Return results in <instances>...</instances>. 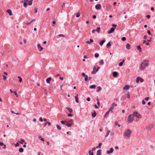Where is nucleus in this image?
<instances>
[{"label":"nucleus","mask_w":155,"mask_h":155,"mask_svg":"<svg viewBox=\"0 0 155 155\" xmlns=\"http://www.w3.org/2000/svg\"><path fill=\"white\" fill-rule=\"evenodd\" d=\"M87 101H90V98L89 97H88L87 98Z\"/></svg>","instance_id":"nucleus-62"},{"label":"nucleus","mask_w":155,"mask_h":155,"mask_svg":"<svg viewBox=\"0 0 155 155\" xmlns=\"http://www.w3.org/2000/svg\"><path fill=\"white\" fill-rule=\"evenodd\" d=\"M115 124L116 125H117L118 127H120V125L118 124V122L117 121L115 122Z\"/></svg>","instance_id":"nucleus-38"},{"label":"nucleus","mask_w":155,"mask_h":155,"mask_svg":"<svg viewBox=\"0 0 155 155\" xmlns=\"http://www.w3.org/2000/svg\"><path fill=\"white\" fill-rule=\"evenodd\" d=\"M109 113V111H107L106 112L105 114L104 117H106L108 114Z\"/></svg>","instance_id":"nucleus-39"},{"label":"nucleus","mask_w":155,"mask_h":155,"mask_svg":"<svg viewBox=\"0 0 155 155\" xmlns=\"http://www.w3.org/2000/svg\"><path fill=\"white\" fill-rule=\"evenodd\" d=\"M132 131L130 129H128L126 130L124 132V136L125 137L129 138L130 136Z\"/></svg>","instance_id":"nucleus-2"},{"label":"nucleus","mask_w":155,"mask_h":155,"mask_svg":"<svg viewBox=\"0 0 155 155\" xmlns=\"http://www.w3.org/2000/svg\"><path fill=\"white\" fill-rule=\"evenodd\" d=\"M37 47L38 49H39L40 51H41L43 49V48L39 44L38 45Z\"/></svg>","instance_id":"nucleus-13"},{"label":"nucleus","mask_w":155,"mask_h":155,"mask_svg":"<svg viewBox=\"0 0 155 155\" xmlns=\"http://www.w3.org/2000/svg\"><path fill=\"white\" fill-rule=\"evenodd\" d=\"M39 119L42 122L43 121V119L42 117H40Z\"/></svg>","instance_id":"nucleus-63"},{"label":"nucleus","mask_w":155,"mask_h":155,"mask_svg":"<svg viewBox=\"0 0 155 155\" xmlns=\"http://www.w3.org/2000/svg\"><path fill=\"white\" fill-rule=\"evenodd\" d=\"M134 117L133 115L130 114L128 117L127 121L129 123L132 122L134 120Z\"/></svg>","instance_id":"nucleus-4"},{"label":"nucleus","mask_w":155,"mask_h":155,"mask_svg":"<svg viewBox=\"0 0 155 155\" xmlns=\"http://www.w3.org/2000/svg\"><path fill=\"white\" fill-rule=\"evenodd\" d=\"M111 46V43L110 42H108L107 45V46L108 48H110Z\"/></svg>","instance_id":"nucleus-29"},{"label":"nucleus","mask_w":155,"mask_h":155,"mask_svg":"<svg viewBox=\"0 0 155 155\" xmlns=\"http://www.w3.org/2000/svg\"><path fill=\"white\" fill-rule=\"evenodd\" d=\"M82 75L83 77H85L86 76V75L84 73H83L82 74Z\"/></svg>","instance_id":"nucleus-60"},{"label":"nucleus","mask_w":155,"mask_h":155,"mask_svg":"<svg viewBox=\"0 0 155 155\" xmlns=\"http://www.w3.org/2000/svg\"><path fill=\"white\" fill-rule=\"evenodd\" d=\"M112 27H114V29L115 28H116V27H117V25H116L114 24H112Z\"/></svg>","instance_id":"nucleus-46"},{"label":"nucleus","mask_w":155,"mask_h":155,"mask_svg":"<svg viewBox=\"0 0 155 155\" xmlns=\"http://www.w3.org/2000/svg\"><path fill=\"white\" fill-rule=\"evenodd\" d=\"M147 32L148 34L149 35H151V33H150V30H147Z\"/></svg>","instance_id":"nucleus-49"},{"label":"nucleus","mask_w":155,"mask_h":155,"mask_svg":"<svg viewBox=\"0 0 155 155\" xmlns=\"http://www.w3.org/2000/svg\"><path fill=\"white\" fill-rule=\"evenodd\" d=\"M101 7V5L100 4H97L95 6V8L96 9H100Z\"/></svg>","instance_id":"nucleus-9"},{"label":"nucleus","mask_w":155,"mask_h":155,"mask_svg":"<svg viewBox=\"0 0 155 155\" xmlns=\"http://www.w3.org/2000/svg\"><path fill=\"white\" fill-rule=\"evenodd\" d=\"M58 129L59 130H61V127L59 125H56Z\"/></svg>","instance_id":"nucleus-32"},{"label":"nucleus","mask_w":155,"mask_h":155,"mask_svg":"<svg viewBox=\"0 0 155 155\" xmlns=\"http://www.w3.org/2000/svg\"><path fill=\"white\" fill-rule=\"evenodd\" d=\"M133 115H135L136 117L138 118H141V116L140 114L137 112H134L133 113Z\"/></svg>","instance_id":"nucleus-5"},{"label":"nucleus","mask_w":155,"mask_h":155,"mask_svg":"<svg viewBox=\"0 0 155 155\" xmlns=\"http://www.w3.org/2000/svg\"><path fill=\"white\" fill-rule=\"evenodd\" d=\"M51 78L49 77L46 79V81L47 83L49 84L50 83L51 81Z\"/></svg>","instance_id":"nucleus-12"},{"label":"nucleus","mask_w":155,"mask_h":155,"mask_svg":"<svg viewBox=\"0 0 155 155\" xmlns=\"http://www.w3.org/2000/svg\"><path fill=\"white\" fill-rule=\"evenodd\" d=\"M80 14L79 13V12L77 13L76 15V17L77 18H78L80 17Z\"/></svg>","instance_id":"nucleus-42"},{"label":"nucleus","mask_w":155,"mask_h":155,"mask_svg":"<svg viewBox=\"0 0 155 155\" xmlns=\"http://www.w3.org/2000/svg\"><path fill=\"white\" fill-rule=\"evenodd\" d=\"M99 55L98 54V53H96L95 54V56L96 58L98 57H99Z\"/></svg>","instance_id":"nucleus-45"},{"label":"nucleus","mask_w":155,"mask_h":155,"mask_svg":"<svg viewBox=\"0 0 155 155\" xmlns=\"http://www.w3.org/2000/svg\"><path fill=\"white\" fill-rule=\"evenodd\" d=\"M19 151L20 152L22 153L23 152L24 149L23 148H19Z\"/></svg>","instance_id":"nucleus-31"},{"label":"nucleus","mask_w":155,"mask_h":155,"mask_svg":"<svg viewBox=\"0 0 155 155\" xmlns=\"http://www.w3.org/2000/svg\"><path fill=\"white\" fill-rule=\"evenodd\" d=\"M89 155H93L94 154L93 152L91 150L89 151Z\"/></svg>","instance_id":"nucleus-30"},{"label":"nucleus","mask_w":155,"mask_h":155,"mask_svg":"<svg viewBox=\"0 0 155 155\" xmlns=\"http://www.w3.org/2000/svg\"><path fill=\"white\" fill-rule=\"evenodd\" d=\"M39 138L42 141H44V138H41V137H39Z\"/></svg>","instance_id":"nucleus-47"},{"label":"nucleus","mask_w":155,"mask_h":155,"mask_svg":"<svg viewBox=\"0 0 155 155\" xmlns=\"http://www.w3.org/2000/svg\"><path fill=\"white\" fill-rule=\"evenodd\" d=\"M110 135L111 136H113L114 134V133L112 131H110Z\"/></svg>","instance_id":"nucleus-50"},{"label":"nucleus","mask_w":155,"mask_h":155,"mask_svg":"<svg viewBox=\"0 0 155 155\" xmlns=\"http://www.w3.org/2000/svg\"><path fill=\"white\" fill-rule=\"evenodd\" d=\"M97 88L98 89L96 91L97 92H99L101 90V87L100 86L98 87Z\"/></svg>","instance_id":"nucleus-24"},{"label":"nucleus","mask_w":155,"mask_h":155,"mask_svg":"<svg viewBox=\"0 0 155 155\" xmlns=\"http://www.w3.org/2000/svg\"><path fill=\"white\" fill-rule=\"evenodd\" d=\"M100 28L99 27H97L96 31H97L98 33L100 32Z\"/></svg>","instance_id":"nucleus-23"},{"label":"nucleus","mask_w":155,"mask_h":155,"mask_svg":"<svg viewBox=\"0 0 155 155\" xmlns=\"http://www.w3.org/2000/svg\"><path fill=\"white\" fill-rule=\"evenodd\" d=\"M113 75L114 77H116L117 76V73L116 71H114L113 73Z\"/></svg>","instance_id":"nucleus-21"},{"label":"nucleus","mask_w":155,"mask_h":155,"mask_svg":"<svg viewBox=\"0 0 155 155\" xmlns=\"http://www.w3.org/2000/svg\"><path fill=\"white\" fill-rule=\"evenodd\" d=\"M114 149L113 148H111L110 150H107V154H109L110 153H112L113 152Z\"/></svg>","instance_id":"nucleus-8"},{"label":"nucleus","mask_w":155,"mask_h":155,"mask_svg":"<svg viewBox=\"0 0 155 155\" xmlns=\"http://www.w3.org/2000/svg\"><path fill=\"white\" fill-rule=\"evenodd\" d=\"M7 12L8 13V14L10 15H12V13L11 10L8 9L7 10Z\"/></svg>","instance_id":"nucleus-15"},{"label":"nucleus","mask_w":155,"mask_h":155,"mask_svg":"<svg viewBox=\"0 0 155 155\" xmlns=\"http://www.w3.org/2000/svg\"><path fill=\"white\" fill-rule=\"evenodd\" d=\"M130 87V86L128 85H125L124 87V90H128Z\"/></svg>","instance_id":"nucleus-17"},{"label":"nucleus","mask_w":155,"mask_h":155,"mask_svg":"<svg viewBox=\"0 0 155 155\" xmlns=\"http://www.w3.org/2000/svg\"><path fill=\"white\" fill-rule=\"evenodd\" d=\"M148 64V61L147 60H144L140 65V70L141 71L143 70Z\"/></svg>","instance_id":"nucleus-1"},{"label":"nucleus","mask_w":155,"mask_h":155,"mask_svg":"<svg viewBox=\"0 0 155 155\" xmlns=\"http://www.w3.org/2000/svg\"><path fill=\"white\" fill-rule=\"evenodd\" d=\"M142 104H143V105H144L145 104V101L143 100L142 101Z\"/></svg>","instance_id":"nucleus-58"},{"label":"nucleus","mask_w":155,"mask_h":155,"mask_svg":"<svg viewBox=\"0 0 155 155\" xmlns=\"http://www.w3.org/2000/svg\"><path fill=\"white\" fill-rule=\"evenodd\" d=\"M113 109V107H111L109 109V110L108 111H109V112L110 111H111V112H112Z\"/></svg>","instance_id":"nucleus-41"},{"label":"nucleus","mask_w":155,"mask_h":155,"mask_svg":"<svg viewBox=\"0 0 155 155\" xmlns=\"http://www.w3.org/2000/svg\"><path fill=\"white\" fill-rule=\"evenodd\" d=\"M127 98H130V94H129V92H127Z\"/></svg>","instance_id":"nucleus-53"},{"label":"nucleus","mask_w":155,"mask_h":155,"mask_svg":"<svg viewBox=\"0 0 155 155\" xmlns=\"http://www.w3.org/2000/svg\"><path fill=\"white\" fill-rule=\"evenodd\" d=\"M78 94H77L75 96V101L77 103H78L79 102V101L78 100Z\"/></svg>","instance_id":"nucleus-16"},{"label":"nucleus","mask_w":155,"mask_h":155,"mask_svg":"<svg viewBox=\"0 0 155 155\" xmlns=\"http://www.w3.org/2000/svg\"><path fill=\"white\" fill-rule=\"evenodd\" d=\"M58 36L60 37L63 36V37H65V36L63 34H59L58 35Z\"/></svg>","instance_id":"nucleus-48"},{"label":"nucleus","mask_w":155,"mask_h":155,"mask_svg":"<svg viewBox=\"0 0 155 155\" xmlns=\"http://www.w3.org/2000/svg\"><path fill=\"white\" fill-rule=\"evenodd\" d=\"M96 87V85H91L90 86V88L93 89L95 88Z\"/></svg>","instance_id":"nucleus-28"},{"label":"nucleus","mask_w":155,"mask_h":155,"mask_svg":"<svg viewBox=\"0 0 155 155\" xmlns=\"http://www.w3.org/2000/svg\"><path fill=\"white\" fill-rule=\"evenodd\" d=\"M85 77V78L84 79V80L85 81H86L87 80L88 76L87 75H86V76Z\"/></svg>","instance_id":"nucleus-44"},{"label":"nucleus","mask_w":155,"mask_h":155,"mask_svg":"<svg viewBox=\"0 0 155 155\" xmlns=\"http://www.w3.org/2000/svg\"><path fill=\"white\" fill-rule=\"evenodd\" d=\"M117 106V104H116L114 103L112 104V105L111 106V107H113V108L114 109V106Z\"/></svg>","instance_id":"nucleus-36"},{"label":"nucleus","mask_w":155,"mask_h":155,"mask_svg":"<svg viewBox=\"0 0 155 155\" xmlns=\"http://www.w3.org/2000/svg\"><path fill=\"white\" fill-rule=\"evenodd\" d=\"M110 132V130L108 131L107 132V133L106 134V135L105 136V137H107L108 136Z\"/></svg>","instance_id":"nucleus-37"},{"label":"nucleus","mask_w":155,"mask_h":155,"mask_svg":"<svg viewBox=\"0 0 155 155\" xmlns=\"http://www.w3.org/2000/svg\"><path fill=\"white\" fill-rule=\"evenodd\" d=\"M84 58H86V59H87L88 58V57H87V56L86 55H84Z\"/></svg>","instance_id":"nucleus-64"},{"label":"nucleus","mask_w":155,"mask_h":155,"mask_svg":"<svg viewBox=\"0 0 155 155\" xmlns=\"http://www.w3.org/2000/svg\"><path fill=\"white\" fill-rule=\"evenodd\" d=\"M3 80L5 81L6 80L7 77L6 76H5V75H3Z\"/></svg>","instance_id":"nucleus-40"},{"label":"nucleus","mask_w":155,"mask_h":155,"mask_svg":"<svg viewBox=\"0 0 155 155\" xmlns=\"http://www.w3.org/2000/svg\"><path fill=\"white\" fill-rule=\"evenodd\" d=\"M14 93H15V94L16 95V96L18 97V95L17 94V92H14Z\"/></svg>","instance_id":"nucleus-59"},{"label":"nucleus","mask_w":155,"mask_h":155,"mask_svg":"<svg viewBox=\"0 0 155 155\" xmlns=\"http://www.w3.org/2000/svg\"><path fill=\"white\" fill-rule=\"evenodd\" d=\"M34 20H32L31 22H29V23H27V25H30L31 24V23Z\"/></svg>","instance_id":"nucleus-61"},{"label":"nucleus","mask_w":155,"mask_h":155,"mask_svg":"<svg viewBox=\"0 0 155 155\" xmlns=\"http://www.w3.org/2000/svg\"><path fill=\"white\" fill-rule=\"evenodd\" d=\"M137 48L140 52H141L142 51V49L140 46H138L137 47Z\"/></svg>","instance_id":"nucleus-22"},{"label":"nucleus","mask_w":155,"mask_h":155,"mask_svg":"<svg viewBox=\"0 0 155 155\" xmlns=\"http://www.w3.org/2000/svg\"><path fill=\"white\" fill-rule=\"evenodd\" d=\"M121 40L123 41H124L126 40V38L125 37H123L122 38Z\"/></svg>","instance_id":"nucleus-51"},{"label":"nucleus","mask_w":155,"mask_h":155,"mask_svg":"<svg viewBox=\"0 0 155 155\" xmlns=\"http://www.w3.org/2000/svg\"><path fill=\"white\" fill-rule=\"evenodd\" d=\"M114 28H110V30L108 31V34H110L113 32L114 31Z\"/></svg>","instance_id":"nucleus-10"},{"label":"nucleus","mask_w":155,"mask_h":155,"mask_svg":"<svg viewBox=\"0 0 155 155\" xmlns=\"http://www.w3.org/2000/svg\"><path fill=\"white\" fill-rule=\"evenodd\" d=\"M126 48L128 49H130V45L128 44L127 43L126 46Z\"/></svg>","instance_id":"nucleus-18"},{"label":"nucleus","mask_w":155,"mask_h":155,"mask_svg":"<svg viewBox=\"0 0 155 155\" xmlns=\"http://www.w3.org/2000/svg\"><path fill=\"white\" fill-rule=\"evenodd\" d=\"M96 115V114L95 111H94V112L92 114V116L94 117H95Z\"/></svg>","instance_id":"nucleus-27"},{"label":"nucleus","mask_w":155,"mask_h":155,"mask_svg":"<svg viewBox=\"0 0 155 155\" xmlns=\"http://www.w3.org/2000/svg\"><path fill=\"white\" fill-rule=\"evenodd\" d=\"M100 64L102 65L104 64V61L103 60H102L100 61Z\"/></svg>","instance_id":"nucleus-54"},{"label":"nucleus","mask_w":155,"mask_h":155,"mask_svg":"<svg viewBox=\"0 0 155 155\" xmlns=\"http://www.w3.org/2000/svg\"><path fill=\"white\" fill-rule=\"evenodd\" d=\"M123 64L122 62H120L119 63V65L120 66H122L123 65Z\"/></svg>","instance_id":"nucleus-52"},{"label":"nucleus","mask_w":155,"mask_h":155,"mask_svg":"<svg viewBox=\"0 0 155 155\" xmlns=\"http://www.w3.org/2000/svg\"><path fill=\"white\" fill-rule=\"evenodd\" d=\"M99 147V148H100L101 147H100V146H98V147H96V148H95V147H94V148H93L92 150H91V151H92L93 152V151H94V150L96 148H97L98 147Z\"/></svg>","instance_id":"nucleus-35"},{"label":"nucleus","mask_w":155,"mask_h":155,"mask_svg":"<svg viewBox=\"0 0 155 155\" xmlns=\"http://www.w3.org/2000/svg\"><path fill=\"white\" fill-rule=\"evenodd\" d=\"M99 67H98L97 69H96V71H95V69H96L95 67H94L93 68V70L92 72V74H95L96 72L99 70Z\"/></svg>","instance_id":"nucleus-7"},{"label":"nucleus","mask_w":155,"mask_h":155,"mask_svg":"<svg viewBox=\"0 0 155 155\" xmlns=\"http://www.w3.org/2000/svg\"><path fill=\"white\" fill-rule=\"evenodd\" d=\"M67 109H68V111H69V112H70L71 113L72 112V110L69 107H68L67 108Z\"/></svg>","instance_id":"nucleus-34"},{"label":"nucleus","mask_w":155,"mask_h":155,"mask_svg":"<svg viewBox=\"0 0 155 155\" xmlns=\"http://www.w3.org/2000/svg\"><path fill=\"white\" fill-rule=\"evenodd\" d=\"M73 115L71 114H68V116L69 117H72V116Z\"/></svg>","instance_id":"nucleus-56"},{"label":"nucleus","mask_w":155,"mask_h":155,"mask_svg":"<svg viewBox=\"0 0 155 155\" xmlns=\"http://www.w3.org/2000/svg\"><path fill=\"white\" fill-rule=\"evenodd\" d=\"M101 155V150H99L97 152L96 155Z\"/></svg>","instance_id":"nucleus-26"},{"label":"nucleus","mask_w":155,"mask_h":155,"mask_svg":"<svg viewBox=\"0 0 155 155\" xmlns=\"http://www.w3.org/2000/svg\"><path fill=\"white\" fill-rule=\"evenodd\" d=\"M61 123L62 124H64L66 123V121H61Z\"/></svg>","instance_id":"nucleus-55"},{"label":"nucleus","mask_w":155,"mask_h":155,"mask_svg":"<svg viewBox=\"0 0 155 155\" xmlns=\"http://www.w3.org/2000/svg\"><path fill=\"white\" fill-rule=\"evenodd\" d=\"M66 125L68 127H71L72 124H73V121L72 119H71L68 121H66Z\"/></svg>","instance_id":"nucleus-3"},{"label":"nucleus","mask_w":155,"mask_h":155,"mask_svg":"<svg viewBox=\"0 0 155 155\" xmlns=\"http://www.w3.org/2000/svg\"><path fill=\"white\" fill-rule=\"evenodd\" d=\"M18 78L19 79V81H20V82H21L22 81V78H21L20 76H18Z\"/></svg>","instance_id":"nucleus-33"},{"label":"nucleus","mask_w":155,"mask_h":155,"mask_svg":"<svg viewBox=\"0 0 155 155\" xmlns=\"http://www.w3.org/2000/svg\"><path fill=\"white\" fill-rule=\"evenodd\" d=\"M139 81H140L141 82H143L144 81L141 78L138 77L137 78L136 82L137 83H138Z\"/></svg>","instance_id":"nucleus-6"},{"label":"nucleus","mask_w":155,"mask_h":155,"mask_svg":"<svg viewBox=\"0 0 155 155\" xmlns=\"http://www.w3.org/2000/svg\"><path fill=\"white\" fill-rule=\"evenodd\" d=\"M19 143L21 144H23V143H24L25 144L24 145H25V144H26V143L25 142L24 140H21L19 142Z\"/></svg>","instance_id":"nucleus-14"},{"label":"nucleus","mask_w":155,"mask_h":155,"mask_svg":"<svg viewBox=\"0 0 155 155\" xmlns=\"http://www.w3.org/2000/svg\"><path fill=\"white\" fill-rule=\"evenodd\" d=\"M105 40H102L101 42H100L99 44L100 45L102 46L103 44L105 42Z\"/></svg>","instance_id":"nucleus-19"},{"label":"nucleus","mask_w":155,"mask_h":155,"mask_svg":"<svg viewBox=\"0 0 155 155\" xmlns=\"http://www.w3.org/2000/svg\"><path fill=\"white\" fill-rule=\"evenodd\" d=\"M28 0H25L24 1V2L23 4V6L25 7H26L27 5V3L28 2Z\"/></svg>","instance_id":"nucleus-11"},{"label":"nucleus","mask_w":155,"mask_h":155,"mask_svg":"<svg viewBox=\"0 0 155 155\" xmlns=\"http://www.w3.org/2000/svg\"><path fill=\"white\" fill-rule=\"evenodd\" d=\"M93 40L92 39H91L90 40V41H87L86 42V43L88 44H90L91 43L93 42Z\"/></svg>","instance_id":"nucleus-20"},{"label":"nucleus","mask_w":155,"mask_h":155,"mask_svg":"<svg viewBox=\"0 0 155 155\" xmlns=\"http://www.w3.org/2000/svg\"><path fill=\"white\" fill-rule=\"evenodd\" d=\"M151 40H152V38L151 37H150V39H149V40H147V41L148 42H150L151 41Z\"/></svg>","instance_id":"nucleus-57"},{"label":"nucleus","mask_w":155,"mask_h":155,"mask_svg":"<svg viewBox=\"0 0 155 155\" xmlns=\"http://www.w3.org/2000/svg\"><path fill=\"white\" fill-rule=\"evenodd\" d=\"M97 104L98 105V106L100 107V101L98 99H97Z\"/></svg>","instance_id":"nucleus-43"},{"label":"nucleus","mask_w":155,"mask_h":155,"mask_svg":"<svg viewBox=\"0 0 155 155\" xmlns=\"http://www.w3.org/2000/svg\"><path fill=\"white\" fill-rule=\"evenodd\" d=\"M28 5H31L32 4V0H30L29 1H28Z\"/></svg>","instance_id":"nucleus-25"}]
</instances>
